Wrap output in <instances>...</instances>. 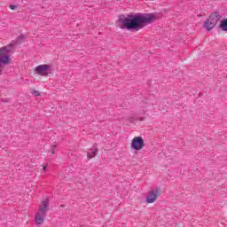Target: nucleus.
Masks as SVG:
<instances>
[{
	"instance_id": "1",
	"label": "nucleus",
	"mask_w": 227,
	"mask_h": 227,
	"mask_svg": "<svg viewBox=\"0 0 227 227\" xmlns=\"http://www.w3.org/2000/svg\"><path fill=\"white\" fill-rule=\"evenodd\" d=\"M162 17L161 13H135L125 16L123 14L119 16L118 23L120 29H127L128 31H139L148 24H153L155 20H159Z\"/></svg>"
},
{
	"instance_id": "2",
	"label": "nucleus",
	"mask_w": 227,
	"mask_h": 227,
	"mask_svg": "<svg viewBox=\"0 0 227 227\" xmlns=\"http://www.w3.org/2000/svg\"><path fill=\"white\" fill-rule=\"evenodd\" d=\"M47 212H49V199H45L39 205V208L35 216V224H43L45 217H47Z\"/></svg>"
},
{
	"instance_id": "3",
	"label": "nucleus",
	"mask_w": 227,
	"mask_h": 227,
	"mask_svg": "<svg viewBox=\"0 0 227 227\" xmlns=\"http://www.w3.org/2000/svg\"><path fill=\"white\" fill-rule=\"evenodd\" d=\"M221 14L219 12H214L209 15V18L204 22V27L207 31H212L219 20H221Z\"/></svg>"
},
{
	"instance_id": "4",
	"label": "nucleus",
	"mask_w": 227,
	"mask_h": 227,
	"mask_svg": "<svg viewBox=\"0 0 227 227\" xmlns=\"http://www.w3.org/2000/svg\"><path fill=\"white\" fill-rule=\"evenodd\" d=\"M162 194V190L160 187H156L148 192V195L146 198V203H155V200L158 198H160V195Z\"/></svg>"
},
{
	"instance_id": "5",
	"label": "nucleus",
	"mask_w": 227,
	"mask_h": 227,
	"mask_svg": "<svg viewBox=\"0 0 227 227\" xmlns=\"http://www.w3.org/2000/svg\"><path fill=\"white\" fill-rule=\"evenodd\" d=\"M145 148V140L142 137H135L131 140V149L139 152V150H143Z\"/></svg>"
},
{
	"instance_id": "6",
	"label": "nucleus",
	"mask_w": 227,
	"mask_h": 227,
	"mask_svg": "<svg viewBox=\"0 0 227 227\" xmlns=\"http://www.w3.org/2000/svg\"><path fill=\"white\" fill-rule=\"evenodd\" d=\"M51 71V66L47 64L39 65L35 68V72L37 75H43L47 77L49 72Z\"/></svg>"
},
{
	"instance_id": "7",
	"label": "nucleus",
	"mask_w": 227,
	"mask_h": 227,
	"mask_svg": "<svg viewBox=\"0 0 227 227\" xmlns=\"http://www.w3.org/2000/svg\"><path fill=\"white\" fill-rule=\"evenodd\" d=\"M98 153V149L97 145H93L87 153V159H93Z\"/></svg>"
},
{
	"instance_id": "8",
	"label": "nucleus",
	"mask_w": 227,
	"mask_h": 227,
	"mask_svg": "<svg viewBox=\"0 0 227 227\" xmlns=\"http://www.w3.org/2000/svg\"><path fill=\"white\" fill-rule=\"evenodd\" d=\"M220 28L222 31H227V19L222 20L220 23Z\"/></svg>"
},
{
	"instance_id": "9",
	"label": "nucleus",
	"mask_w": 227,
	"mask_h": 227,
	"mask_svg": "<svg viewBox=\"0 0 227 227\" xmlns=\"http://www.w3.org/2000/svg\"><path fill=\"white\" fill-rule=\"evenodd\" d=\"M10 52H12V48L11 47L4 46L2 48V53L3 54H10Z\"/></svg>"
},
{
	"instance_id": "10",
	"label": "nucleus",
	"mask_w": 227,
	"mask_h": 227,
	"mask_svg": "<svg viewBox=\"0 0 227 227\" xmlns=\"http://www.w3.org/2000/svg\"><path fill=\"white\" fill-rule=\"evenodd\" d=\"M22 40H24V35H19L16 39V43L19 45L20 44V42H22Z\"/></svg>"
},
{
	"instance_id": "11",
	"label": "nucleus",
	"mask_w": 227,
	"mask_h": 227,
	"mask_svg": "<svg viewBox=\"0 0 227 227\" xmlns=\"http://www.w3.org/2000/svg\"><path fill=\"white\" fill-rule=\"evenodd\" d=\"M32 95H35V97H40V91L33 90Z\"/></svg>"
},
{
	"instance_id": "12",
	"label": "nucleus",
	"mask_w": 227,
	"mask_h": 227,
	"mask_svg": "<svg viewBox=\"0 0 227 227\" xmlns=\"http://www.w3.org/2000/svg\"><path fill=\"white\" fill-rule=\"evenodd\" d=\"M10 8H11V10H15L17 8V5L11 4Z\"/></svg>"
},
{
	"instance_id": "13",
	"label": "nucleus",
	"mask_w": 227,
	"mask_h": 227,
	"mask_svg": "<svg viewBox=\"0 0 227 227\" xmlns=\"http://www.w3.org/2000/svg\"><path fill=\"white\" fill-rule=\"evenodd\" d=\"M54 150H56V145H53V147H52L51 155H54Z\"/></svg>"
},
{
	"instance_id": "14",
	"label": "nucleus",
	"mask_w": 227,
	"mask_h": 227,
	"mask_svg": "<svg viewBox=\"0 0 227 227\" xmlns=\"http://www.w3.org/2000/svg\"><path fill=\"white\" fill-rule=\"evenodd\" d=\"M44 171H47V166L43 167Z\"/></svg>"
},
{
	"instance_id": "15",
	"label": "nucleus",
	"mask_w": 227,
	"mask_h": 227,
	"mask_svg": "<svg viewBox=\"0 0 227 227\" xmlns=\"http://www.w3.org/2000/svg\"><path fill=\"white\" fill-rule=\"evenodd\" d=\"M1 52H3V48H0V54H1Z\"/></svg>"
}]
</instances>
